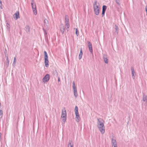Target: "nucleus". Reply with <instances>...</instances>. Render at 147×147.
<instances>
[{"instance_id":"f257e3e1","label":"nucleus","mask_w":147,"mask_h":147,"mask_svg":"<svg viewBox=\"0 0 147 147\" xmlns=\"http://www.w3.org/2000/svg\"><path fill=\"white\" fill-rule=\"evenodd\" d=\"M105 121L101 119L98 118L97 119V126L100 131L102 134H104L105 131V127L104 126Z\"/></svg>"},{"instance_id":"f03ea898","label":"nucleus","mask_w":147,"mask_h":147,"mask_svg":"<svg viewBox=\"0 0 147 147\" xmlns=\"http://www.w3.org/2000/svg\"><path fill=\"white\" fill-rule=\"evenodd\" d=\"M94 10L95 14L96 15H99L100 8V4L96 1H95L93 5Z\"/></svg>"},{"instance_id":"7ed1b4c3","label":"nucleus","mask_w":147,"mask_h":147,"mask_svg":"<svg viewBox=\"0 0 147 147\" xmlns=\"http://www.w3.org/2000/svg\"><path fill=\"white\" fill-rule=\"evenodd\" d=\"M67 114L66 110L65 108L63 109L62 111L61 117L64 123L66 121Z\"/></svg>"},{"instance_id":"20e7f679","label":"nucleus","mask_w":147,"mask_h":147,"mask_svg":"<svg viewBox=\"0 0 147 147\" xmlns=\"http://www.w3.org/2000/svg\"><path fill=\"white\" fill-rule=\"evenodd\" d=\"M45 64L46 67H48L49 66V60L46 51H44Z\"/></svg>"},{"instance_id":"39448f33","label":"nucleus","mask_w":147,"mask_h":147,"mask_svg":"<svg viewBox=\"0 0 147 147\" xmlns=\"http://www.w3.org/2000/svg\"><path fill=\"white\" fill-rule=\"evenodd\" d=\"M65 23L66 29H68L69 27V21L68 16L66 15L65 17Z\"/></svg>"},{"instance_id":"423d86ee","label":"nucleus","mask_w":147,"mask_h":147,"mask_svg":"<svg viewBox=\"0 0 147 147\" xmlns=\"http://www.w3.org/2000/svg\"><path fill=\"white\" fill-rule=\"evenodd\" d=\"M31 5L34 13L35 15H36L37 14L36 7V4L33 0H32L31 2Z\"/></svg>"},{"instance_id":"0eeeda50","label":"nucleus","mask_w":147,"mask_h":147,"mask_svg":"<svg viewBox=\"0 0 147 147\" xmlns=\"http://www.w3.org/2000/svg\"><path fill=\"white\" fill-rule=\"evenodd\" d=\"M73 92L74 93V95L75 97L76 98L78 96L77 91V90L76 87L75 85V82H73Z\"/></svg>"},{"instance_id":"6e6552de","label":"nucleus","mask_w":147,"mask_h":147,"mask_svg":"<svg viewBox=\"0 0 147 147\" xmlns=\"http://www.w3.org/2000/svg\"><path fill=\"white\" fill-rule=\"evenodd\" d=\"M50 76L49 74H47L42 79V82L45 83V82H48L50 79Z\"/></svg>"},{"instance_id":"1a4fd4ad","label":"nucleus","mask_w":147,"mask_h":147,"mask_svg":"<svg viewBox=\"0 0 147 147\" xmlns=\"http://www.w3.org/2000/svg\"><path fill=\"white\" fill-rule=\"evenodd\" d=\"M111 144L112 147H117V142L115 139H112Z\"/></svg>"},{"instance_id":"9d476101","label":"nucleus","mask_w":147,"mask_h":147,"mask_svg":"<svg viewBox=\"0 0 147 147\" xmlns=\"http://www.w3.org/2000/svg\"><path fill=\"white\" fill-rule=\"evenodd\" d=\"M88 47L89 51L91 53H92L93 51L92 45L89 41H88Z\"/></svg>"},{"instance_id":"9b49d317","label":"nucleus","mask_w":147,"mask_h":147,"mask_svg":"<svg viewBox=\"0 0 147 147\" xmlns=\"http://www.w3.org/2000/svg\"><path fill=\"white\" fill-rule=\"evenodd\" d=\"M19 17V13L18 12H16L13 15V18L16 20H17Z\"/></svg>"},{"instance_id":"f8f14e48","label":"nucleus","mask_w":147,"mask_h":147,"mask_svg":"<svg viewBox=\"0 0 147 147\" xmlns=\"http://www.w3.org/2000/svg\"><path fill=\"white\" fill-rule=\"evenodd\" d=\"M131 71L133 78V79H135L136 74L134 70V69L133 67H131Z\"/></svg>"},{"instance_id":"ddd939ff","label":"nucleus","mask_w":147,"mask_h":147,"mask_svg":"<svg viewBox=\"0 0 147 147\" xmlns=\"http://www.w3.org/2000/svg\"><path fill=\"white\" fill-rule=\"evenodd\" d=\"M75 115L76 121L77 122H79L80 120V118L79 115V113L76 114Z\"/></svg>"},{"instance_id":"4468645a","label":"nucleus","mask_w":147,"mask_h":147,"mask_svg":"<svg viewBox=\"0 0 147 147\" xmlns=\"http://www.w3.org/2000/svg\"><path fill=\"white\" fill-rule=\"evenodd\" d=\"M103 57L105 63L107 64L108 63V60L107 56L106 55H103Z\"/></svg>"},{"instance_id":"2eb2a0df","label":"nucleus","mask_w":147,"mask_h":147,"mask_svg":"<svg viewBox=\"0 0 147 147\" xmlns=\"http://www.w3.org/2000/svg\"><path fill=\"white\" fill-rule=\"evenodd\" d=\"M114 28L115 29L116 31L114 33V35L117 34H118V28L116 25H115Z\"/></svg>"},{"instance_id":"dca6fc26","label":"nucleus","mask_w":147,"mask_h":147,"mask_svg":"<svg viewBox=\"0 0 147 147\" xmlns=\"http://www.w3.org/2000/svg\"><path fill=\"white\" fill-rule=\"evenodd\" d=\"M60 30L62 34L64 33L65 31V28L63 25H61L60 27Z\"/></svg>"},{"instance_id":"f3484780","label":"nucleus","mask_w":147,"mask_h":147,"mask_svg":"<svg viewBox=\"0 0 147 147\" xmlns=\"http://www.w3.org/2000/svg\"><path fill=\"white\" fill-rule=\"evenodd\" d=\"M83 55V53H82V49L81 48L80 49V54H79L78 58L80 60L81 59L82 57V56Z\"/></svg>"},{"instance_id":"a211bd4d","label":"nucleus","mask_w":147,"mask_h":147,"mask_svg":"<svg viewBox=\"0 0 147 147\" xmlns=\"http://www.w3.org/2000/svg\"><path fill=\"white\" fill-rule=\"evenodd\" d=\"M107 9V6L105 5H103L102 7V15H104L105 10Z\"/></svg>"},{"instance_id":"6ab92c4d","label":"nucleus","mask_w":147,"mask_h":147,"mask_svg":"<svg viewBox=\"0 0 147 147\" xmlns=\"http://www.w3.org/2000/svg\"><path fill=\"white\" fill-rule=\"evenodd\" d=\"M16 58L15 57L14 58L13 62L12 64V65L13 67H15L16 66Z\"/></svg>"},{"instance_id":"aec40b11","label":"nucleus","mask_w":147,"mask_h":147,"mask_svg":"<svg viewBox=\"0 0 147 147\" xmlns=\"http://www.w3.org/2000/svg\"><path fill=\"white\" fill-rule=\"evenodd\" d=\"M6 26L7 30L8 31H9L10 27V26L9 24H8V23H7L6 24Z\"/></svg>"},{"instance_id":"412c9836","label":"nucleus","mask_w":147,"mask_h":147,"mask_svg":"<svg viewBox=\"0 0 147 147\" xmlns=\"http://www.w3.org/2000/svg\"><path fill=\"white\" fill-rule=\"evenodd\" d=\"M44 23L45 26L48 27V21L47 20L45 19L44 20Z\"/></svg>"},{"instance_id":"4be33fe9","label":"nucleus","mask_w":147,"mask_h":147,"mask_svg":"<svg viewBox=\"0 0 147 147\" xmlns=\"http://www.w3.org/2000/svg\"><path fill=\"white\" fill-rule=\"evenodd\" d=\"M25 30L26 32H30V28L28 26H26Z\"/></svg>"},{"instance_id":"5701e85b","label":"nucleus","mask_w":147,"mask_h":147,"mask_svg":"<svg viewBox=\"0 0 147 147\" xmlns=\"http://www.w3.org/2000/svg\"><path fill=\"white\" fill-rule=\"evenodd\" d=\"M68 147H73V144L71 142H69L68 145Z\"/></svg>"},{"instance_id":"b1692460","label":"nucleus","mask_w":147,"mask_h":147,"mask_svg":"<svg viewBox=\"0 0 147 147\" xmlns=\"http://www.w3.org/2000/svg\"><path fill=\"white\" fill-rule=\"evenodd\" d=\"M75 114L79 113L78 112V107L77 106H76L75 107Z\"/></svg>"},{"instance_id":"393cba45","label":"nucleus","mask_w":147,"mask_h":147,"mask_svg":"<svg viewBox=\"0 0 147 147\" xmlns=\"http://www.w3.org/2000/svg\"><path fill=\"white\" fill-rule=\"evenodd\" d=\"M116 3L119 5L120 4V0H115Z\"/></svg>"},{"instance_id":"a878e982","label":"nucleus","mask_w":147,"mask_h":147,"mask_svg":"<svg viewBox=\"0 0 147 147\" xmlns=\"http://www.w3.org/2000/svg\"><path fill=\"white\" fill-rule=\"evenodd\" d=\"M76 34L78 36L79 34V32L77 28L76 29Z\"/></svg>"},{"instance_id":"bb28decb","label":"nucleus","mask_w":147,"mask_h":147,"mask_svg":"<svg viewBox=\"0 0 147 147\" xmlns=\"http://www.w3.org/2000/svg\"><path fill=\"white\" fill-rule=\"evenodd\" d=\"M3 114V112L2 110H0V116L2 115Z\"/></svg>"},{"instance_id":"cd10ccee","label":"nucleus","mask_w":147,"mask_h":147,"mask_svg":"<svg viewBox=\"0 0 147 147\" xmlns=\"http://www.w3.org/2000/svg\"><path fill=\"white\" fill-rule=\"evenodd\" d=\"M58 82H60V78H59H59H58Z\"/></svg>"},{"instance_id":"c85d7f7f","label":"nucleus","mask_w":147,"mask_h":147,"mask_svg":"<svg viewBox=\"0 0 147 147\" xmlns=\"http://www.w3.org/2000/svg\"><path fill=\"white\" fill-rule=\"evenodd\" d=\"M7 60L8 62H9V61L8 60V57L7 58Z\"/></svg>"},{"instance_id":"c756f323","label":"nucleus","mask_w":147,"mask_h":147,"mask_svg":"<svg viewBox=\"0 0 147 147\" xmlns=\"http://www.w3.org/2000/svg\"><path fill=\"white\" fill-rule=\"evenodd\" d=\"M0 3H1V1H0Z\"/></svg>"}]
</instances>
